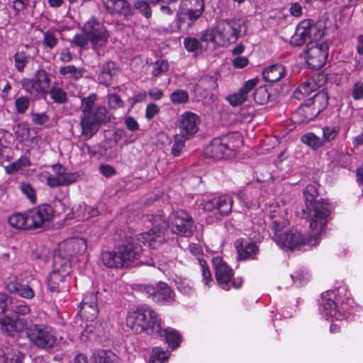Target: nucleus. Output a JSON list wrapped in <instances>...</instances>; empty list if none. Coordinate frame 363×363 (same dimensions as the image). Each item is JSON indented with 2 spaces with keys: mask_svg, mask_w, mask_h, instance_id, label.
Listing matches in <instances>:
<instances>
[{
  "mask_svg": "<svg viewBox=\"0 0 363 363\" xmlns=\"http://www.w3.org/2000/svg\"><path fill=\"white\" fill-rule=\"evenodd\" d=\"M66 277L67 275L52 271L48 279L49 289L52 291H59L60 289L62 287L60 284L64 283Z\"/></svg>",
  "mask_w": 363,
  "mask_h": 363,
  "instance_id": "38",
  "label": "nucleus"
},
{
  "mask_svg": "<svg viewBox=\"0 0 363 363\" xmlns=\"http://www.w3.org/2000/svg\"><path fill=\"white\" fill-rule=\"evenodd\" d=\"M169 352L162 350L160 347H154L152 349L149 363H164L169 357Z\"/></svg>",
  "mask_w": 363,
  "mask_h": 363,
  "instance_id": "43",
  "label": "nucleus"
},
{
  "mask_svg": "<svg viewBox=\"0 0 363 363\" xmlns=\"http://www.w3.org/2000/svg\"><path fill=\"white\" fill-rule=\"evenodd\" d=\"M329 215L330 211L326 203L314 202L308 218L311 235H304L297 230L281 233L288 221L281 215L277 213L276 211H271L269 217L274 232L273 239L278 245L290 250H300L302 247L315 245L320 240V235L328 223Z\"/></svg>",
  "mask_w": 363,
  "mask_h": 363,
  "instance_id": "1",
  "label": "nucleus"
},
{
  "mask_svg": "<svg viewBox=\"0 0 363 363\" xmlns=\"http://www.w3.org/2000/svg\"><path fill=\"white\" fill-rule=\"evenodd\" d=\"M170 100L174 104H185L189 100V94L184 90H176L170 95Z\"/></svg>",
  "mask_w": 363,
  "mask_h": 363,
  "instance_id": "51",
  "label": "nucleus"
},
{
  "mask_svg": "<svg viewBox=\"0 0 363 363\" xmlns=\"http://www.w3.org/2000/svg\"><path fill=\"white\" fill-rule=\"evenodd\" d=\"M11 298L4 294H0V330L4 334L15 337L27 327L25 318L10 317L6 314L7 307L11 303Z\"/></svg>",
  "mask_w": 363,
  "mask_h": 363,
  "instance_id": "6",
  "label": "nucleus"
},
{
  "mask_svg": "<svg viewBox=\"0 0 363 363\" xmlns=\"http://www.w3.org/2000/svg\"><path fill=\"white\" fill-rule=\"evenodd\" d=\"M108 104L110 108L118 109L123 106V101L116 94H109L108 96Z\"/></svg>",
  "mask_w": 363,
  "mask_h": 363,
  "instance_id": "58",
  "label": "nucleus"
},
{
  "mask_svg": "<svg viewBox=\"0 0 363 363\" xmlns=\"http://www.w3.org/2000/svg\"><path fill=\"white\" fill-rule=\"evenodd\" d=\"M13 58L15 68L18 72H23L30 59V56L23 51H18L14 54Z\"/></svg>",
  "mask_w": 363,
  "mask_h": 363,
  "instance_id": "42",
  "label": "nucleus"
},
{
  "mask_svg": "<svg viewBox=\"0 0 363 363\" xmlns=\"http://www.w3.org/2000/svg\"><path fill=\"white\" fill-rule=\"evenodd\" d=\"M235 248L238 261L246 260L250 257V241L247 238H239L235 241Z\"/></svg>",
  "mask_w": 363,
  "mask_h": 363,
  "instance_id": "34",
  "label": "nucleus"
},
{
  "mask_svg": "<svg viewBox=\"0 0 363 363\" xmlns=\"http://www.w3.org/2000/svg\"><path fill=\"white\" fill-rule=\"evenodd\" d=\"M212 262L215 269L216 279L218 285L224 290H230L232 286L238 289L242 286L240 279H233V270L220 257H213Z\"/></svg>",
  "mask_w": 363,
  "mask_h": 363,
  "instance_id": "10",
  "label": "nucleus"
},
{
  "mask_svg": "<svg viewBox=\"0 0 363 363\" xmlns=\"http://www.w3.org/2000/svg\"><path fill=\"white\" fill-rule=\"evenodd\" d=\"M169 69V63L167 60H160L153 64L152 74L158 77L163 73H165Z\"/></svg>",
  "mask_w": 363,
  "mask_h": 363,
  "instance_id": "52",
  "label": "nucleus"
},
{
  "mask_svg": "<svg viewBox=\"0 0 363 363\" xmlns=\"http://www.w3.org/2000/svg\"><path fill=\"white\" fill-rule=\"evenodd\" d=\"M143 289L157 303H167L174 300V292L165 283H159L156 286L145 285Z\"/></svg>",
  "mask_w": 363,
  "mask_h": 363,
  "instance_id": "20",
  "label": "nucleus"
},
{
  "mask_svg": "<svg viewBox=\"0 0 363 363\" xmlns=\"http://www.w3.org/2000/svg\"><path fill=\"white\" fill-rule=\"evenodd\" d=\"M30 165V160L26 157H21L5 167V170L7 174H14L18 171L22 169L23 167H29Z\"/></svg>",
  "mask_w": 363,
  "mask_h": 363,
  "instance_id": "41",
  "label": "nucleus"
},
{
  "mask_svg": "<svg viewBox=\"0 0 363 363\" xmlns=\"http://www.w3.org/2000/svg\"><path fill=\"white\" fill-rule=\"evenodd\" d=\"M328 57V48L325 44L312 40L308 43L305 50V59L312 69H318L325 63Z\"/></svg>",
  "mask_w": 363,
  "mask_h": 363,
  "instance_id": "14",
  "label": "nucleus"
},
{
  "mask_svg": "<svg viewBox=\"0 0 363 363\" xmlns=\"http://www.w3.org/2000/svg\"><path fill=\"white\" fill-rule=\"evenodd\" d=\"M28 213L31 230L48 225L55 216L54 209L47 203L33 207Z\"/></svg>",
  "mask_w": 363,
  "mask_h": 363,
  "instance_id": "15",
  "label": "nucleus"
},
{
  "mask_svg": "<svg viewBox=\"0 0 363 363\" xmlns=\"http://www.w3.org/2000/svg\"><path fill=\"white\" fill-rule=\"evenodd\" d=\"M238 32L228 22L220 23L216 28H209L201 33V39L206 43H213L225 46L237 38Z\"/></svg>",
  "mask_w": 363,
  "mask_h": 363,
  "instance_id": "8",
  "label": "nucleus"
},
{
  "mask_svg": "<svg viewBox=\"0 0 363 363\" xmlns=\"http://www.w3.org/2000/svg\"><path fill=\"white\" fill-rule=\"evenodd\" d=\"M250 92V80L246 81L244 86L237 93L229 95L228 101L233 106H239L245 101Z\"/></svg>",
  "mask_w": 363,
  "mask_h": 363,
  "instance_id": "32",
  "label": "nucleus"
},
{
  "mask_svg": "<svg viewBox=\"0 0 363 363\" xmlns=\"http://www.w3.org/2000/svg\"><path fill=\"white\" fill-rule=\"evenodd\" d=\"M264 79L269 82H277L285 75V68L279 64L267 67L263 72Z\"/></svg>",
  "mask_w": 363,
  "mask_h": 363,
  "instance_id": "30",
  "label": "nucleus"
},
{
  "mask_svg": "<svg viewBox=\"0 0 363 363\" xmlns=\"http://www.w3.org/2000/svg\"><path fill=\"white\" fill-rule=\"evenodd\" d=\"M15 106L18 113H25L29 106V99L26 96H21L16 99Z\"/></svg>",
  "mask_w": 363,
  "mask_h": 363,
  "instance_id": "60",
  "label": "nucleus"
},
{
  "mask_svg": "<svg viewBox=\"0 0 363 363\" xmlns=\"http://www.w3.org/2000/svg\"><path fill=\"white\" fill-rule=\"evenodd\" d=\"M242 144L240 134L233 133L223 138L215 139L205 149V155L215 160L226 159L233 155V152Z\"/></svg>",
  "mask_w": 363,
  "mask_h": 363,
  "instance_id": "5",
  "label": "nucleus"
},
{
  "mask_svg": "<svg viewBox=\"0 0 363 363\" xmlns=\"http://www.w3.org/2000/svg\"><path fill=\"white\" fill-rule=\"evenodd\" d=\"M252 96L255 102L259 105L267 104L270 97L268 88L266 86H260L254 89Z\"/></svg>",
  "mask_w": 363,
  "mask_h": 363,
  "instance_id": "40",
  "label": "nucleus"
},
{
  "mask_svg": "<svg viewBox=\"0 0 363 363\" xmlns=\"http://www.w3.org/2000/svg\"><path fill=\"white\" fill-rule=\"evenodd\" d=\"M20 190L21 193L33 203L37 201L36 191L33 186L28 182H21L20 184Z\"/></svg>",
  "mask_w": 363,
  "mask_h": 363,
  "instance_id": "46",
  "label": "nucleus"
},
{
  "mask_svg": "<svg viewBox=\"0 0 363 363\" xmlns=\"http://www.w3.org/2000/svg\"><path fill=\"white\" fill-rule=\"evenodd\" d=\"M149 3L146 1H137L134 4L135 8L138 10L145 17L147 18H150L152 15V12L149 6Z\"/></svg>",
  "mask_w": 363,
  "mask_h": 363,
  "instance_id": "55",
  "label": "nucleus"
},
{
  "mask_svg": "<svg viewBox=\"0 0 363 363\" xmlns=\"http://www.w3.org/2000/svg\"><path fill=\"white\" fill-rule=\"evenodd\" d=\"M150 220L155 227L150 231L139 234L137 237L133 238V239H135L136 242L139 245H140V242H142L150 248L155 249L157 248L164 240V235L160 228V225L163 223V220L160 215H156L152 216ZM129 238H133V237H130Z\"/></svg>",
  "mask_w": 363,
  "mask_h": 363,
  "instance_id": "13",
  "label": "nucleus"
},
{
  "mask_svg": "<svg viewBox=\"0 0 363 363\" xmlns=\"http://www.w3.org/2000/svg\"><path fill=\"white\" fill-rule=\"evenodd\" d=\"M27 335L31 342L42 348L52 347L57 340L54 330L44 325H30L28 329Z\"/></svg>",
  "mask_w": 363,
  "mask_h": 363,
  "instance_id": "11",
  "label": "nucleus"
},
{
  "mask_svg": "<svg viewBox=\"0 0 363 363\" xmlns=\"http://www.w3.org/2000/svg\"><path fill=\"white\" fill-rule=\"evenodd\" d=\"M301 140L313 150L318 149L324 145L323 140L313 133H307L303 135Z\"/></svg>",
  "mask_w": 363,
  "mask_h": 363,
  "instance_id": "39",
  "label": "nucleus"
},
{
  "mask_svg": "<svg viewBox=\"0 0 363 363\" xmlns=\"http://www.w3.org/2000/svg\"><path fill=\"white\" fill-rule=\"evenodd\" d=\"M116 355L110 350H99L94 354L92 363H116Z\"/></svg>",
  "mask_w": 363,
  "mask_h": 363,
  "instance_id": "37",
  "label": "nucleus"
},
{
  "mask_svg": "<svg viewBox=\"0 0 363 363\" xmlns=\"http://www.w3.org/2000/svg\"><path fill=\"white\" fill-rule=\"evenodd\" d=\"M143 253L141 245L133 238H127L116 251H104L101 255L103 264L111 269L128 267L137 263Z\"/></svg>",
  "mask_w": 363,
  "mask_h": 363,
  "instance_id": "2",
  "label": "nucleus"
},
{
  "mask_svg": "<svg viewBox=\"0 0 363 363\" xmlns=\"http://www.w3.org/2000/svg\"><path fill=\"white\" fill-rule=\"evenodd\" d=\"M352 96L354 100L363 99V82H357L354 84Z\"/></svg>",
  "mask_w": 363,
  "mask_h": 363,
  "instance_id": "62",
  "label": "nucleus"
},
{
  "mask_svg": "<svg viewBox=\"0 0 363 363\" xmlns=\"http://www.w3.org/2000/svg\"><path fill=\"white\" fill-rule=\"evenodd\" d=\"M323 144L325 143H330L334 140L340 132V128L338 126H325L323 129Z\"/></svg>",
  "mask_w": 363,
  "mask_h": 363,
  "instance_id": "48",
  "label": "nucleus"
},
{
  "mask_svg": "<svg viewBox=\"0 0 363 363\" xmlns=\"http://www.w3.org/2000/svg\"><path fill=\"white\" fill-rule=\"evenodd\" d=\"M335 296L333 291H326L322 294L320 306V311L326 320L330 318L331 321L342 320L345 318V314L338 309L337 304L333 300Z\"/></svg>",
  "mask_w": 363,
  "mask_h": 363,
  "instance_id": "18",
  "label": "nucleus"
},
{
  "mask_svg": "<svg viewBox=\"0 0 363 363\" xmlns=\"http://www.w3.org/2000/svg\"><path fill=\"white\" fill-rule=\"evenodd\" d=\"M50 98L57 104H63L67 101V94L59 86H52L49 91Z\"/></svg>",
  "mask_w": 363,
  "mask_h": 363,
  "instance_id": "44",
  "label": "nucleus"
},
{
  "mask_svg": "<svg viewBox=\"0 0 363 363\" xmlns=\"http://www.w3.org/2000/svg\"><path fill=\"white\" fill-rule=\"evenodd\" d=\"M291 279H293L295 284L297 286H301L306 283L310 278V276L307 271L306 270H300L294 272L291 275Z\"/></svg>",
  "mask_w": 363,
  "mask_h": 363,
  "instance_id": "53",
  "label": "nucleus"
},
{
  "mask_svg": "<svg viewBox=\"0 0 363 363\" xmlns=\"http://www.w3.org/2000/svg\"><path fill=\"white\" fill-rule=\"evenodd\" d=\"M316 31L318 30L315 26L306 27L304 26V23H303L297 27L294 35L292 36L291 40V45L301 46L310 39L316 40L318 38H321L323 35V32L320 30L318 32V34H315L314 37H312L313 33H315Z\"/></svg>",
  "mask_w": 363,
  "mask_h": 363,
  "instance_id": "22",
  "label": "nucleus"
},
{
  "mask_svg": "<svg viewBox=\"0 0 363 363\" xmlns=\"http://www.w3.org/2000/svg\"><path fill=\"white\" fill-rule=\"evenodd\" d=\"M203 0H182L181 2V13L186 14L191 21L198 19L203 11Z\"/></svg>",
  "mask_w": 363,
  "mask_h": 363,
  "instance_id": "24",
  "label": "nucleus"
},
{
  "mask_svg": "<svg viewBox=\"0 0 363 363\" xmlns=\"http://www.w3.org/2000/svg\"><path fill=\"white\" fill-rule=\"evenodd\" d=\"M71 257L59 248V252L55 253L53 257V272L65 275H69L71 272Z\"/></svg>",
  "mask_w": 363,
  "mask_h": 363,
  "instance_id": "27",
  "label": "nucleus"
},
{
  "mask_svg": "<svg viewBox=\"0 0 363 363\" xmlns=\"http://www.w3.org/2000/svg\"><path fill=\"white\" fill-rule=\"evenodd\" d=\"M58 40L56 35L50 31L44 33L43 44L48 48L52 49L57 44Z\"/></svg>",
  "mask_w": 363,
  "mask_h": 363,
  "instance_id": "57",
  "label": "nucleus"
},
{
  "mask_svg": "<svg viewBox=\"0 0 363 363\" xmlns=\"http://www.w3.org/2000/svg\"><path fill=\"white\" fill-rule=\"evenodd\" d=\"M16 294L24 298H32L35 295L33 290L29 286L23 284Z\"/></svg>",
  "mask_w": 363,
  "mask_h": 363,
  "instance_id": "61",
  "label": "nucleus"
},
{
  "mask_svg": "<svg viewBox=\"0 0 363 363\" xmlns=\"http://www.w3.org/2000/svg\"><path fill=\"white\" fill-rule=\"evenodd\" d=\"M60 248L69 257L83 254L86 250V242L83 238L71 239L60 244Z\"/></svg>",
  "mask_w": 363,
  "mask_h": 363,
  "instance_id": "26",
  "label": "nucleus"
},
{
  "mask_svg": "<svg viewBox=\"0 0 363 363\" xmlns=\"http://www.w3.org/2000/svg\"><path fill=\"white\" fill-rule=\"evenodd\" d=\"M232 199L228 196H222L211 199H203L200 203L206 212H214L222 216L228 215L232 209Z\"/></svg>",
  "mask_w": 363,
  "mask_h": 363,
  "instance_id": "19",
  "label": "nucleus"
},
{
  "mask_svg": "<svg viewBox=\"0 0 363 363\" xmlns=\"http://www.w3.org/2000/svg\"><path fill=\"white\" fill-rule=\"evenodd\" d=\"M184 45L187 51L195 52L199 48L200 43L198 39L189 37L184 39Z\"/></svg>",
  "mask_w": 363,
  "mask_h": 363,
  "instance_id": "59",
  "label": "nucleus"
},
{
  "mask_svg": "<svg viewBox=\"0 0 363 363\" xmlns=\"http://www.w3.org/2000/svg\"><path fill=\"white\" fill-rule=\"evenodd\" d=\"M160 112V107L155 104H149L145 110V117L147 120L154 118Z\"/></svg>",
  "mask_w": 363,
  "mask_h": 363,
  "instance_id": "64",
  "label": "nucleus"
},
{
  "mask_svg": "<svg viewBox=\"0 0 363 363\" xmlns=\"http://www.w3.org/2000/svg\"><path fill=\"white\" fill-rule=\"evenodd\" d=\"M15 134L16 138L21 142L28 141L30 140V128L28 125L25 123H20L15 127Z\"/></svg>",
  "mask_w": 363,
  "mask_h": 363,
  "instance_id": "47",
  "label": "nucleus"
},
{
  "mask_svg": "<svg viewBox=\"0 0 363 363\" xmlns=\"http://www.w3.org/2000/svg\"><path fill=\"white\" fill-rule=\"evenodd\" d=\"M23 82V86L26 91L37 96L45 93L50 84V78L45 70L41 69L38 70L32 79H26Z\"/></svg>",
  "mask_w": 363,
  "mask_h": 363,
  "instance_id": "17",
  "label": "nucleus"
},
{
  "mask_svg": "<svg viewBox=\"0 0 363 363\" xmlns=\"http://www.w3.org/2000/svg\"><path fill=\"white\" fill-rule=\"evenodd\" d=\"M96 99V94H92L81 100L82 134L86 139L90 138L97 132L100 124L108 121L110 118L108 111L104 106L93 108Z\"/></svg>",
  "mask_w": 363,
  "mask_h": 363,
  "instance_id": "3",
  "label": "nucleus"
},
{
  "mask_svg": "<svg viewBox=\"0 0 363 363\" xmlns=\"http://www.w3.org/2000/svg\"><path fill=\"white\" fill-rule=\"evenodd\" d=\"M318 84L314 79H309L303 82L295 91L294 96L301 99L305 96L310 95L318 89Z\"/></svg>",
  "mask_w": 363,
  "mask_h": 363,
  "instance_id": "33",
  "label": "nucleus"
},
{
  "mask_svg": "<svg viewBox=\"0 0 363 363\" xmlns=\"http://www.w3.org/2000/svg\"><path fill=\"white\" fill-rule=\"evenodd\" d=\"M328 96L323 92L316 94L313 99L301 104L293 117L298 123H306L314 119L328 104Z\"/></svg>",
  "mask_w": 363,
  "mask_h": 363,
  "instance_id": "7",
  "label": "nucleus"
},
{
  "mask_svg": "<svg viewBox=\"0 0 363 363\" xmlns=\"http://www.w3.org/2000/svg\"><path fill=\"white\" fill-rule=\"evenodd\" d=\"M9 225L16 230H31L28 213H13L7 218Z\"/></svg>",
  "mask_w": 363,
  "mask_h": 363,
  "instance_id": "28",
  "label": "nucleus"
},
{
  "mask_svg": "<svg viewBox=\"0 0 363 363\" xmlns=\"http://www.w3.org/2000/svg\"><path fill=\"white\" fill-rule=\"evenodd\" d=\"M153 335L164 337L167 343L172 349H176L181 342V337L179 333L171 328L162 329L160 326V331L155 333Z\"/></svg>",
  "mask_w": 363,
  "mask_h": 363,
  "instance_id": "31",
  "label": "nucleus"
},
{
  "mask_svg": "<svg viewBox=\"0 0 363 363\" xmlns=\"http://www.w3.org/2000/svg\"><path fill=\"white\" fill-rule=\"evenodd\" d=\"M60 73L62 75H69L74 79H79L82 77L84 72L82 69H78L74 65H67L61 67Z\"/></svg>",
  "mask_w": 363,
  "mask_h": 363,
  "instance_id": "49",
  "label": "nucleus"
},
{
  "mask_svg": "<svg viewBox=\"0 0 363 363\" xmlns=\"http://www.w3.org/2000/svg\"><path fill=\"white\" fill-rule=\"evenodd\" d=\"M189 138L184 136V135L178 133L174 137V143L172 147V153L174 156H179L184 147L185 141Z\"/></svg>",
  "mask_w": 363,
  "mask_h": 363,
  "instance_id": "45",
  "label": "nucleus"
},
{
  "mask_svg": "<svg viewBox=\"0 0 363 363\" xmlns=\"http://www.w3.org/2000/svg\"><path fill=\"white\" fill-rule=\"evenodd\" d=\"M73 215L79 220H87L97 216L99 211L96 207L88 206L84 203H79L72 208Z\"/></svg>",
  "mask_w": 363,
  "mask_h": 363,
  "instance_id": "29",
  "label": "nucleus"
},
{
  "mask_svg": "<svg viewBox=\"0 0 363 363\" xmlns=\"http://www.w3.org/2000/svg\"><path fill=\"white\" fill-rule=\"evenodd\" d=\"M84 32L87 35L93 48L98 52L108 40L109 34L103 24L91 19L84 25Z\"/></svg>",
  "mask_w": 363,
  "mask_h": 363,
  "instance_id": "16",
  "label": "nucleus"
},
{
  "mask_svg": "<svg viewBox=\"0 0 363 363\" xmlns=\"http://www.w3.org/2000/svg\"><path fill=\"white\" fill-rule=\"evenodd\" d=\"M176 284L177 289L184 295L190 296L194 293L191 282L187 279L179 278Z\"/></svg>",
  "mask_w": 363,
  "mask_h": 363,
  "instance_id": "50",
  "label": "nucleus"
},
{
  "mask_svg": "<svg viewBox=\"0 0 363 363\" xmlns=\"http://www.w3.org/2000/svg\"><path fill=\"white\" fill-rule=\"evenodd\" d=\"M97 296L93 292L87 293L82 302L80 317L87 322H93L98 316Z\"/></svg>",
  "mask_w": 363,
  "mask_h": 363,
  "instance_id": "21",
  "label": "nucleus"
},
{
  "mask_svg": "<svg viewBox=\"0 0 363 363\" xmlns=\"http://www.w3.org/2000/svg\"><path fill=\"white\" fill-rule=\"evenodd\" d=\"M303 194L306 198V202L312 203L313 201L315 200V197L318 194V189H317V185L315 184H308L306 187Z\"/></svg>",
  "mask_w": 363,
  "mask_h": 363,
  "instance_id": "54",
  "label": "nucleus"
},
{
  "mask_svg": "<svg viewBox=\"0 0 363 363\" xmlns=\"http://www.w3.org/2000/svg\"><path fill=\"white\" fill-rule=\"evenodd\" d=\"M198 262L201 269V281L203 284V286L206 289H209L214 284V280L211 274V270L209 269V267L208 266L206 261L204 260L203 258H199Z\"/></svg>",
  "mask_w": 363,
  "mask_h": 363,
  "instance_id": "36",
  "label": "nucleus"
},
{
  "mask_svg": "<svg viewBox=\"0 0 363 363\" xmlns=\"http://www.w3.org/2000/svg\"><path fill=\"white\" fill-rule=\"evenodd\" d=\"M126 325L133 332H145L154 335L160 330V319L157 314L147 306H141L128 311Z\"/></svg>",
  "mask_w": 363,
  "mask_h": 363,
  "instance_id": "4",
  "label": "nucleus"
},
{
  "mask_svg": "<svg viewBox=\"0 0 363 363\" xmlns=\"http://www.w3.org/2000/svg\"><path fill=\"white\" fill-rule=\"evenodd\" d=\"M116 74V69H115V65L112 62L106 63L103 67L102 71L99 75V81L100 83L108 86L111 81L113 76Z\"/></svg>",
  "mask_w": 363,
  "mask_h": 363,
  "instance_id": "35",
  "label": "nucleus"
},
{
  "mask_svg": "<svg viewBox=\"0 0 363 363\" xmlns=\"http://www.w3.org/2000/svg\"><path fill=\"white\" fill-rule=\"evenodd\" d=\"M199 117L196 114L186 111L182 113L179 119L180 134L189 138L198 131Z\"/></svg>",
  "mask_w": 363,
  "mask_h": 363,
  "instance_id": "23",
  "label": "nucleus"
},
{
  "mask_svg": "<svg viewBox=\"0 0 363 363\" xmlns=\"http://www.w3.org/2000/svg\"><path fill=\"white\" fill-rule=\"evenodd\" d=\"M106 11L112 14H121L125 16H130L133 9L127 0H102Z\"/></svg>",
  "mask_w": 363,
  "mask_h": 363,
  "instance_id": "25",
  "label": "nucleus"
},
{
  "mask_svg": "<svg viewBox=\"0 0 363 363\" xmlns=\"http://www.w3.org/2000/svg\"><path fill=\"white\" fill-rule=\"evenodd\" d=\"M168 227L172 233L189 237L193 232L194 220L187 212L179 210L169 215Z\"/></svg>",
  "mask_w": 363,
  "mask_h": 363,
  "instance_id": "12",
  "label": "nucleus"
},
{
  "mask_svg": "<svg viewBox=\"0 0 363 363\" xmlns=\"http://www.w3.org/2000/svg\"><path fill=\"white\" fill-rule=\"evenodd\" d=\"M6 284L9 291L15 294L21 286V284L18 283L17 278L14 276H11L8 278Z\"/></svg>",
  "mask_w": 363,
  "mask_h": 363,
  "instance_id": "63",
  "label": "nucleus"
},
{
  "mask_svg": "<svg viewBox=\"0 0 363 363\" xmlns=\"http://www.w3.org/2000/svg\"><path fill=\"white\" fill-rule=\"evenodd\" d=\"M11 311L13 313L11 317L18 318V315H26L30 312V307L28 305L17 304L11 306Z\"/></svg>",
  "mask_w": 363,
  "mask_h": 363,
  "instance_id": "56",
  "label": "nucleus"
},
{
  "mask_svg": "<svg viewBox=\"0 0 363 363\" xmlns=\"http://www.w3.org/2000/svg\"><path fill=\"white\" fill-rule=\"evenodd\" d=\"M37 178L40 182L45 183L50 187L69 184L75 181L74 176L58 164L41 171L38 174Z\"/></svg>",
  "mask_w": 363,
  "mask_h": 363,
  "instance_id": "9",
  "label": "nucleus"
}]
</instances>
